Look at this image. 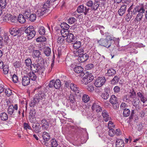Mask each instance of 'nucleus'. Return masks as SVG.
<instances>
[{
	"instance_id": "72a5a7b5",
	"label": "nucleus",
	"mask_w": 147,
	"mask_h": 147,
	"mask_svg": "<svg viewBox=\"0 0 147 147\" xmlns=\"http://www.w3.org/2000/svg\"><path fill=\"white\" fill-rule=\"evenodd\" d=\"M0 117L3 121H6L8 118V116L6 113L3 112L0 114Z\"/></svg>"
},
{
	"instance_id": "f03ea898",
	"label": "nucleus",
	"mask_w": 147,
	"mask_h": 147,
	"mask_svg": "<svg viewBox=\"0 0 147 147\" xmlns=\"http://www.w3.org/2000/svg\"><path fill=\"white\" fill-rule=\"evenodd\" d=\"M114 39L113 36L109 35L107 36L105 39L101 38L98 41V42L100 45L108 48L111 46V41L114 40Z\"/></svg>"
},
{
	"instance_id": "bb28decb",
	"label": "nucleus",
	"mask_w": 147,
	"mask_h": 147,
	"mask_svg": "<svg viewBox=\"0 0 147 147\" xmlns=\"http://www.w3.org/2000/svg\"><path fill=\"white\" fill-rule=\"evenodd\" d=\"M9 39L8 36L6 33L4 34L3 35H0V41H1L2 42L3 41L7 42Z\"/></svg>"
},
{
	"instance_id": "864d4df0",
	"label": "nucleus",
	"mask_w": 147,
	"mask_h": 147,
	"mask_svg": "<svg viewBox=\"0 0 147 147\" xmlns=\"http://www.w3.org/2000/svg\"><path fill=\"white\" fill-rule=\"evenodd\" d=\"M38 32L41 35H44L45 34V28L43 26H41L39 27Z\"/></svg>"
},
{
	"instance_id": "5701e85b",
	"label": "nucleus",
	"mask_w": 147,
	"mask_h": 147,
	"mask_svg": "<svg viewBox=\"0 0 147 147\" xmlns=\"http://www.w3.org/2000/svg\"><path fill=\"white\" fill-rule=\"evenodd\" d=\"M67 37L66 41L68 42H73L75 39L74 36L72 33H69Z\"/></svg>"
},
{
	"instance_id": "f257e3e1",
	"label": "nucleus",
	"mask_w": 147,
	"mask_h": 147,
	"mask_svg": "<svg viewBox=\"0 0 147 147\" xmlns=\"http://www.w3.org/2000/svg\"><path fill=\"white\" fill-rule=\"evenodd\" d=\"M37 64L33 63L30 66V69L32 71L37 73L40 76H42L44 75V71L45 69V67L42 63L40 61H36Z\"/></svg>"
},
{
	"instance_id": "7c9ffc66",
	"label": "nucleus",
	"mask_w": 147,
	"mask_h": 147,
	"mask_svg": "<svg viewBox=\"0 0 147 147\" xmlns=\"http://www.w3.org/2000/svg\"><path fill=\"white\" fill-rule=\"evenodd\" d=\"M61 86V82L59 79H57L55 81L54 80V88L56 89H59Z\"/></svg>"
},
{
	"instance_id": "f704fd0d",
	"label": "nucleus",
	"mask_w": 147,
	"mask_h": 147,
	"mask_svg": "<svg viewBox=\"0 0 147 147\" xmlns=\"http://www.w3.org/2000/svg\"><path fill=\"white\" fill-rule=\"evenodd\" d=\"M28 19L31 22H34L36 19V16L35 14L32 13L29 16Z\"/></svg>"
},
{
	"instance_id": "0eeeda50",
	"label": "nucleus",
	"mask_w": 147,
	"mask_h": 147,
	"mask_svg": "<svg viewBox=\"0 0 147 147\" xmlns=\"http://www.w3.org/2000/svg\"><path fill=\"white\" fill-rule=\"evenodd\" d=\"M110 102L112 105L114 109H117L119 107V105L117 102V98L114 95H112L110 98Z\"/></svg>"
},
{
	"instance_id": "cd10ccee",
	"label": "nucleus",
	"mask_w": 147,
	"mask_h": 147,
	"mask_svg": "<svg viewBox=\"0 0 147 147\" xmlns=\"http://www.w3.org/2000/svg\"><path fill=\"white\" fill-rule=\"evenodd\" d=\"M74 53L75 56H78L79 57L82 55V54H84V50L82 48H80V49H79L78 50H76V51H74Z\"/></svg>"
},
{
	"instance_id": "603ef678",
	"label": "nucleus",
	"mask_w": 147,
	"mask_h": 147,
	"mask_svg": "<svg viewBox=\"0 0 147 147\" xmlns=\"http://www.w3.org/2000/svg\"><path fill=\"white\" fill-rule=\"evenodd\" d=\"M119 80V79L118 77L117 76H115L111 81V84H117L118 83Z\"/></svg>"
},
{
	"instance_id": "052dcab7",
	"label": "nucleus",
	"mask_w": 147,
	"mask_h": 147,
	"mask_svg": "<svg viewBox=\"0 0 147 147\" xmlns=\"http://www.w3.org/2000/svg\"><path fill=\"white\" fill-rule=\"evenodd\" d=\"M102 98L104 100H107L109 96V94L106 93H103L102 95Z\"/></svg>"
},
{
	"instance_id": "4c0bfd02",
	"label": "nucleus",
	"mask_w": 147,
	"mask_h": 147,
	"mask_svg": "<svg viewBox=\"0 0 147 147\" xmlns=\"http://www.w3.org/2000/svg\"><path fill=\"white\" fill-rule=\"evenodd\" d=\"M145 9L144 7L138 6V14L143 15V13H145Z\"/></svg>"
},
{
	"instance_id": "8fccbe9b",
	"label": "nucleus",
	"mask_w": 147,
	"mask_h": 147,
	"mask_svg": "<svg viewBox=\"0 0 147 147\" xmlns=\"http://www.w3.org/2000/svg\"><path fill=\"white\" fill-rule=\"evenodd\" d=\"M138 6L135 7L134 9L131 11V13L133 16H135L138 13Z\"/></svg>"
},
{
	"instance_id": "a211bd4d",
	"label": "nucleus",
	"mask_w": 147,
	"mask_h": 147,
	"mask_svg": "<svg viewBox=\"0 0 147 147\" xmlns=\"http://www.w3.org/2000/svg\"><path fill=\"white\" fill-rule=\"evenodd\" d=\"M88 57V55L87 53H85L79 56L78 60L80 62H84L87 60Z\"/></svg>"
},
{
	"instance_id": "a19ab883",
	"label": "nucleus",
	"mask_w": 147,
	"mask_h": 147,
	"mask_svg": "<svg viewBox=\"0 0 147 147\" xmlns=\"http://www.w3.org/2000/svg\"><path fill=\"white\" fill-rule=\"evenodd\" d=\"M7 5L6 0H0V6L3 9L5 8Z\"/></svg>"
},
{
	"instance_id": "37998d69",
	"label": "nucleus",
	"mask_w": 147,
	"mask_h": 147,
	"mask_svg": "<svg viewBox=\"0 0 147 147\" xmlns=\"http://www.w3.org/2000/svg\"><path fill=\"white\" fill-rule=\"evenodd\" d=\"M47 40L46 37L44 36H40L36 39V41L38 42H42L45 41Z\"/></svg>"
},
{
	"instance_id": "393cba45",
	"label": "nucleus",
	"mask_w": 147,
	"mask_h": 147,
	"mask_svg": "<svg viewBox=\"0 0 147 147\" xmlns=\"http://www.w3.org/2000/svg\"><path fill=\"white\" fill-rule=\"evenodd\" d=\"M26 17L22 14H19L18 17V21L20 23L23 24L26 22Z\"/></svg>"
},
{
	"instance_id": "3c124183",
	"label": "nucleus",
	"mask_w": 147,
	"mask_h": 147,
	"mask_svg": "<svg viewBox=\"0 0 147 147\" xmlns=\"http://www.w3.org/2000/svg\"><path fill=\"white\" fill-rule=\"evenodd\" d=\"M51 147H57L58 144L56 140L55 139H52L51 142Z\"/></svg>"
},
{
	"instance_id": "c85d7f7f",
	"label": "nucleus",
	"mask_w": 147,
	"mask_h": 147,
	"mask_svg": "<svg viewBox=\"0 0 147 147\" xmlns=\"http://www.w3.org/2000/svg\"><path fill=\"white\" fill-rule=\"evenodd\" d=\"M40 100L38 98H37L35 96L32 100L30 103V106L31 107H34L36 104L39 102Z\"/></svg>"
},
{
	"instance_id": "7ed1b4c3",
	"label": "nucleus",
	"mask_w": 147,
	"mask_h": 147,
	"mask_svg": "<svg viewBox=\"0 0 147 147\" xmlns=\"http://www.w3.org/2000/svg\"><path fill=\"white\" fill-rule=\"evenodd\" d=\"M35 91H36L38 93L36 94L35 96L38 99L40 100L45 98L46 96V92L45 89L40 86L36 88L35 89Z\"/></svg>"
},
{
	"instance_id": "6e6552de",
	"label": "nucleus",
	"mask_w": 147,
	"mask_h": 147,
	"mask_svg": "<svg viewBox=\"0 0 147 147\" xmlns=\"http://www.w3.org/2000/svg\"><path fill=\"white\" fill-rule=\"evenodd\" d=\"M71 90L74 91L76 95L81 96L82 93V90L80 89L76 85L71 83L70 85Z\"/></svg>"
},
{
	"instance_id": "338daca9",
	"label": "nucleus",
	"mask_w": 147,
	"mask_h": 147,
	"mask_svg": "<svg viewBox=\"0 0 147 147\" xmlns=\"http://www.w3.org/2000/svg\"><path fill=\"white\" fill-rule=\"evenodd\" d=\"M143 16V15H141V14L138 13L135 18L136 21L138 22L142 20Z\"/></svg>"
},
{
	"instance_id": "13d9d810",
	"label": "nucleus",
	"mask_w": 147,
	"mask_h": 147,
	"mask_svg": "<svg viewBox=\"0 0 147 147\" xmlns=\"http://www.w3.org/2000/svg\"><path fill=\"white\" fill-rule=\"evenodd\" d=\"M5 95L8 96H10L12 93L11 90L9 88L5 89Z\"/></svg>"
},
{
	"instance_id": "5fc2aeb1",
	"label": "nucleus",
	"mask_w": 147,
	"mask_h": 147,
	"mask_svg": "<svg viewBox=\"0 0 147 147\" xmlns=\"http://www.w3.org/2000/svg\"><path fill=\"white\" fill-rule=\"evenodd\" d=\"M128 12L126 16L125 19L127 21H129L132 18V16L134 17V16H133L131 11H128Z\"/></svg>"
},
{
	"instance_id": "dca6fc26",
	"label": "nucleus",
	"mask_w": 147,
	"mask_h": 147,
	"mask_svg": "<svg viewBox=\"0 0 147 147\" xmlns=\"http://www.w3.org/2000/svg\"><path fill=\"white\" fill-rule=\"evenodd\" d=\"M92 109L93 111L95 110L97 112H100L102 110L101 107L97 103H93L92 107Z\"/></svg>"
},
{
	"instance_id": "c9c22d12",
	"label": "nucleus",
	"mask_w": 147,
	"mask_h": 147,
	"mask_svg": "<svg viewBox=\"0 0 147 147\" xmlns=\"http://www.w3.org/2000/svg\"><path fill=\"white\" fill-rule=\"evenodd\" d=\"M137 96L140 98L141 101L143 103H145L146 100V98H145L144 96L142 94V93L140 92H138L137 93Z\"/></svg>"
},
{
	"instance_id": "49530a36",
	"label": "nucleus",
	"mask_w": 147,
	"mask_h": 147,
	"mask_svg": "<svg viewBox=\"0 0 147 147\" xmlns=\"http://www.w3.org/2000/svg\"><path fill=\"white\" fill-rule=\"evenodd\" d=\"M31 10L30 9L26 10L24 13V16L26 17V19H28L29 16L31 14Z\"/></svg>"
},
{
	"instance_id": "58836bf2",
	"label": "nucleus",
	"mask_w": 147,
	"mask_h": 147,
	"mask_svg": "<svg viewBox=\"0 0 147 147\" xmlns=\"http://www.w3.org/2000/svg\"><path fill=\"white\" fill-rule=\"evenodd\" d=\"M145 9L144 7L138 6V14L143 15V13H145Z\"/></svg>"
},
{
	"instance_id": "a878e982",
	"label": "nucleus",
	"mask_w": 147,
	"mask_h": 147,
	"mask_svg": "<svg viewBox=\"0 0 147 147\" xmlns=\"http://www.w3.org/2000/svg\"><path fill=\"white\" fill-rule=\"evenodd\" d=\"M43 52L45 55L47 57H48L51 54V49L49 47H45L43 49Z\"/></svg>"
},
{
	"instance_id": "4d7b16f0",
	"label": "nucleus",
	"mask_w": 147,
	"mask_h": 147,
	"mask_svg": "<svg viewBox=\"0 0 147 147\" xmlns=\"http://www.w3.org/2000/svg\"><path fill=\"white\" fill-rule=\"evenodd\" d=\"M12 23H16L18 21V19L16 16H13L10 17L9 20Z\"/></svg>"
},
{
	"instance_id": "e2e57ef3",
	"label": "nucleus",
	"mask_w": 147,
	"mask_h": 147,
	"mask_svg": "<svg viewBox=\"0 0 147 147\" xmlns=\"http://www.w3.org/2000/svg\"><path fill=\"white\" fill-rule=\"evenodd\" d=\"M64 40V38L62 36H60L58 37L57 42L59 44H61V43L63 42Z\"/></svg>"
},
{
	"instance_id": "412c9836",
	"label": "nucleus",
	"mask_w": 147,
	"mask_h": 147,
	"mask_svg": "<svg viewBox=\"0 0 147 147\" xmlns=\"http://www.w3.org/2000/svg\"><path fill=\"white\" fill-rule=\"evenodd\" d=\"M41 126L44 130H47L49 128V123L45 119L42 120L41 121Z\"/></svg>"
},
{
	"instance_id": "774afa93",
	"label": "nucleus",
	"mask_w": 147,
	"mask_h": 147,
	"mask_svg": "<svg viewBox=\"0 0 147 147\" xmlns=\"http://www.w3.org/2000/svg\"><path fill=\"white\" fill-rule=\"evenodd\" d=\"M21 65L20 62L16 61L13 63V65L15 68H18L20 67Z\"/></svg>"
},
{
	"instance_id": "2f4dec72",
	"label": "nucleus",
	"mask_w": 147,
	"mask_h": 147,
	"mask_svg": "<svg viewBox=\"0 0 147 147\" xmlns=\"http://www.w3.org/2000/svg\"><path fill=\"white\" fill-rule=\"evenodd\" d=\"M115 73V70L113 68H111L108 70L106 75L109 76H112L114 75Z\"/></svg>"
},
{
	"instance_id": "4468645a",
	"label": "nucleus",
	"mask_w": 147,
	"mask_h": 147,
	"mask_svg": "<svg viewBox=\"0 0 147 147\" xmlns=\"http://www.w3.org/2000/svg\"><path fill=\"white\" fill-rule=\"evenodd\" d=\"M32 129L31 130L36 133H38L40 131V124L36 122L34 123L32 126Z\"/></svg>"
},
{
	"instance_id": "6ab92c4d",
	"label": "nucleus",
	"mask_w": 147,
	"mask_h": 147,
	"mask_svg": "<svg viewBox=\"0 0 147 147\" xmlns=\"http://www.w3.org/2000/svg\"><path fill=\"white\" fill-rule=\"evenodd\" d=\"M20 29L17 28H13L10 29L9 32L11 35L15 36L18 35L20 32Z\"/></svg>"
},
{
	"instance_id": "a18cd8bd",
	"label": "nucleus",
	"mask_w": 147,
	"mask_h": 147,
	"mask_svg": "<svg viewBox=\"0 0 147 147\" xmlns=\"http://www.w3.org/2000/svg\"><path fill=\"white\" fill-rule=\"evenodd\" d=\"M61 27L63 29L68 30L69 27V26L67 23L63 22L61 23Z\"/></svg>"
},
{
	"instance_id": "ea45409f",
	"label": "nucleus",
	"mask_w": 147,
	"mask_h": 147,
	"mask_svg": "<svg viewBox=\"0 0 147 147\" xmlns=\"http://www.w3.org/2000/svg\"><path fill=\"white\" fill-rule=\"evenodd\" d=\"M61 35L62 37H65L67 36L68 34L69 33L68 30L62 29L60 31Z\"/></svg>"
},
{
	"instance_id": "c03bdc74",
	"label": "nucleus",
	"mask_w": 147,
	"mask_h": 147,
	"mask_svg": "<svg viewBox=\"0 0 147 147\" xmlns=\"http://www.w3.org/2000/svg\"><path fill=\"white\" fill-rule=\"evenodd\" d=\"M123 110V115L124 117H127L130 115V110L128 109H125Z\"/></svg>"
},
{
	"instance_id": "aec40b11",
	"label": "nucleus",
	"mask_w": 147,
	"mask_h": 147,
	"mask_svg": "<svg viewBox=\"0 0 147 147\" xmlns=\"http://www.w3.org/2000/svg\"><path fill=\"white\" fill-rule=\"evenodd\" d=\"M126 7L127 5L125 4H123L121 5L118 12L120 16H122L125 13Z\"/></svg>"
},
{
	"instance_id": "423d86ee",
	"label": "nucleus",
	"mask_w": 147,
	"mask_h": 147,
	"mask_svg": "<svg viewBox=\"0 0 147 147\" xmlns=\"http://www.w3.org/2000/svg\"><path fill=\"white\" fill-rule=\"evenodd\" d=\"M106 81L105 78L104 77H99L97 78L94 83L95 86L97 87H100L104 85Z\"/></svg>"
},
{
	"instance_id": "ddd939ff",
	"label": "nucleus",
	"mask_w": 147,
	"mask_h": 147,
	"mask_svg": "<svg viewBox=\"0 0 147 147\" xmlns=\"http://www.w3.org/2000/svg\"><path fill=\"white\" fill-rule=\"evenodd\" d=\"M42 137L44 140L42 141L39 140V141L42 144L46 145V141H49L50 139V136L48 133L45 131L42 133Z\"/></svg>"
},
{
	"instance_id": "bf43d9fd",
	"label": "nucleus",
	"mask_w": 147,
	"mask_h": 147,
	"mask_svg": "<svg viewBox=\"0 0 147 147\" xmlns=\"http://www.w3.org/2000/svg\"><path fill=\"white\" fill-rule=\"evenodd\" d=\"M139 102L140 100L139 99H136V100H134L132 101V105L136 107L139 104Z\"/></svg>"
},
{
	"instance_id": "69168bd1",
	"label": "nucleus",
	"mask_w": 147,
	"mask_h": 147,
	"mask_svg": "<svg viewBox=\"0 0 147 147\" xmlns=\"http://www.w3.org/2000/svg\"><path fill=\"white\" fill-rule=\"evenodd\" d=\"M130 94L129 95V97L132 98H134L136 96V92L134 90L132 89L130 90Z\"/></svg>"
},
{
	"instance_id": "9d476101",
	"label": "nucleus",
	"mask_w": 147,
	"mask_h": 147,
	"mask_svg": "<svg viewBox=\"0 0 147 147\" xmlns=\"http://www.w3.org/2000/svg\"><path fill=\"white\" fill-rule=\"evenodd\" d=\"M18 109V105L16 104L14 106L12 105H9L7 109V112L9 114L11 115L12 114L15 115V113Z\"/></svg>"
},
{
	"instance_id": "09e8293b",
	"label": "nucleus",
	"mask_w": 147,
	"mask_h": 147,
	"mask_svg": "<svg viewBox=\"0 0 147 147\" xmlns=\"http://www.w3.org/2000/svg\"><path fill=\"white\" fill-rule=\"evenodd\" d=\"M84 6L83 5H80L78 7L77 11L78 13H80L84 12Z\"/></svg>"
},
{
	"instance_id": "4be33fe9",
	"label": "nucleus",
	"mask_w": 147,
	"mask_h": 147,
	"mask_svg": "<svg viewBox=\"0 0 147 147\" xmlns=\"http://www.w3.org/2000/svg\"><path fill=\"white\" fill-rule=\"evenodd\" d=\"M116 147H124V141L121 139H117L115 142Z\"/></svg>"
},
{
	"instance_id": "39448f33",
	"label": "nucleus",
	"mask_w": 147,
	"mask_h": 147,
	"mask_svg": "<svg viewBox=\"0 0 147 147\" xmlns=\"http://www.w3.org/2000/svg\"><path fill=\"white\" fill-rule=\"evenodd\" d=\"M25 32L27 34V38L28 40H30L33 38L36 34L34 28L32 26L27 27L25 30Z\"/></svg>"
},
{
	"instance_id": "1a4fd4ad",
	"label": "nucleus",
	"mask_w": 147,
	"mask_h": 147,
	"mask_svg": "<svg viewBox=\"0 0 147 147\" xmlns=\"http://www.w3.org/2000/svg\"><path fill=\"white\" fill-rule=\"evenodd\" d=\"M86 5L89 7H91L92 10H96L97 9L100 4H98L93 0H90L87 2Z\"/></svg>"
},
{
	"instance_id": "473e14b6",
	"label": "nucleus",
	"mask_w": 147,
	"mask_h": 147,
	"mask_svg": "<svg viewBox=\"0 0 147 147\" xmlns=\"http://www.w3.org/2000/svg\"><path fill=\"white\" fill-rule=\"evenodd\" d=\"M67 98L70 100V102L72 104H74L75 101L74 99V96L71 94H69L67 95Z\"/></svg>"
},
{
	"instance_id": "b1692460",
	"label": "nucleus",
	"mask_w": 147,
	"mask_h": 147,
	"mask_svg": "<svg viewBox=\"0 0 147 147\" xmlns=\"http://www.w3.org/2000/svg\"><path fill=\"white\" fill-rule=\"evenodd\" d=\"M33 71L30 72L27 74L28 76L30 78V79L32 81L35 80L37 78V76Z\"/></svg>"
},
{
	"instance_id": "20e7f679",
	"label": "nucleus",
	"mask_w": 147,
	"mask_h": 147,
	"mask_svg": "<svg viewBox=\"0 0 147 147\" xmlns=\"http://www.w3.org/2000/svg\"><path fill=\"white\" fill-rule=\"evenodd\" d=\"M50 2L49 1L47 0L44 4L42 6L40 9H39L37 11V13L39 16H42L45 13L49 11V8L50 6Z\"/></svg>"
},
{
	"instance_id": "9b49d317",
	"label": "nucleus",
	"mask_w": 147,
	"mask_h": 147,
	"mask_svg": "<svg viewBox=\"0 0 147 147\" xmlns=\"http://www.w3.org/2000/svg\"><path fill=\"white\" fill-rule=\"evenodd\" d=\"M93 78V77L91 76L90 75H88L87 76L85 75L81 80L82 84L86 85L88 83L90 82Z\"/></svg>"
},
{
	"instance_id": "c756f323",
	"label": "nucleus",
	"mask_w": 147,
	"mask_h": 147,
	"mask_svg": "<svg viewBox=\"0 0 147 147\" xmlns=\"http://www.w3.org/2000/svg\"><path fill=\"white\" fill-rule=\"evenodd\" d=\"M102 115L105 121L107 122L109 120V115L106 111H103L102 112Z\"/></svg>"
},
{
	"instance_id": "6e6d98bb",
	"label": "nucleus",
	"mask_w": 147,
	"mask_h": 147,
	"mask_svg": "<svg viewBox=\"0 0 147 147\" xmlns=\"http://www.w3.org/2000/svg\"><path fill=\"white\" fill-rule=\"evenodd\" d=\"M26 65L27 66H29L32 65V62L31 59L30 58L26 59L25 60Z\"/></svg>"
},
{
	"instance_id": "e433bc0d",
	"label": "nucleus",
	"mask_w": 147,
	"mask_h": 147,
	"mask_svg": "<svg viewBox=\"0 0 147 147\" xmlns=\"http://www.w3.org/2000/svg\"><path fill=\"white\" fill-rule=\"evenodd\" d=\"M82 101L85 103H86L90 100L89 96L87 94H84L82 97Z\"/></svg>"
},
{
	"instance_id": "0e129e2a",
	"label": "nucleus",
	"mask_w": 147,
	"mask_h": 147,
	"mask_svg": "<svg viewBox=\"0 0 147 147\" xmlns=\"http://www.w3.org/2000/svg\"><path fill=\"white\" fill-rule=\"evenodd\" d=\"M128 106L127 104L124 102H122L121 103L120 106V109L123 110H124L125 109H127V108Z\"/></svg>"
},
{
	"instance_id": "680f3d73",
	"label": "nucleus",
	"mask_w": 147,
	"mask_h": 147,
	"mask_svg": "<svg viewBox=\"0 0 147 147\" xmlns=\"http://www.w3.org/2000/svg\"><path fill=\"white\" fill-rule=\"evenodd\" d=\"M35 113H33V111H31L30 112V115H29V117L30 118L29 120L31 122H33L34 121H32L31 119H34V117L35 116Z\"/></svg>"
},
{
	"instance_id": "2eb2a0df",
	"label": "nucleus",
	"mask_w": 147,
	"mask_h": 147,
	"mask_svg": "<svg viewBox=\"0 0 147 147\" xmlns=\"http://www.w3.org/2000/svg\"><path fill=\"white\" fill-rule=\"evenodd\" d=\"M83 70V69L81 66H78L74 68V72L78 74H80V75L81 76H83L85 74Z\"/></svg>"
},
{
	"instance_id": "f8f14e48",
	"label": "nucleus",
	"mask_w": 147,
	"mask_h": 147,
	"mask_svg": "<svg viewBox=\"0 0 147 147\" xmlns=\"http://www.w3.org/2000/svg\"><path fill=\"white\" fill-rule=\"evenodd\" d=\"M41 53L39 50H34L33 51L32 55L33 57L36 60V61H40V60L42 59L40 56Z\"/></svg>"
},
{
	"instance_id": "f3484780",
	"label": "nucleus",
	"mask_w": 147,
	"mask_h": 147,
	"mask_svg": "<svg viewBox=\"0 0 147 147\" xmlns=\"http://www.w3.org/2000/svg\"><path fill=\"white\" fill-rule=\"evenodd\" d=\"M30 78L27 76H24L22 79V84L24 86L28 85L30 83Z\"/></svg>"
},
{
	"instance_id": "de8ad7c7",
	"label": "nucleus",
	"mask_w": 147,
	"mask_h": 147,
	"mask_svg": "<svg viewBox=\"0 0 147 147\" xmlns=\"http://www.w3.org/2000/svg\"><path fill=\"white\" fill-rule=\"evenodd\" d=\"M81 46V43L80 41L76 42L73 45L74 48L76 49H79Z\"/></svg>"
},
{
	"instance_id": "79ce46f5",
	"label": "nucleus",
	"mask_w": 147,
	"mask_h": 147,
	"mask_svg": "<svg viewBox=\"0 0 147 147\" xmlns=\"http://www.w3.org/2000/svg\"><path fill=\"white\" fill-rule=\"evenodd\" d=\"M24 128L26 131L28 130L32 129L31 127L30 126L29 123H24L23 124Z\"/></svg>"
}]
</instances>
